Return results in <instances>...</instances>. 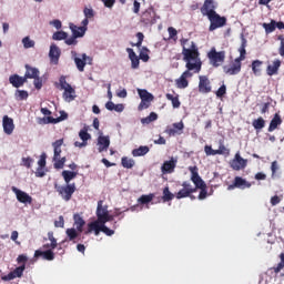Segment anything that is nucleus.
<instances>
[{"label":"nucleus","instance_id":"nucleus-1","mask_svg":"<svg viewBox=\"0 0 284 284\" xmlns=\"http://www.w3.org/2000/svg\"><path fill=\"white\" fill-rule=\"evenodd\" d=\"M182 45L183 61L185 62L186 70L175 80V85L179 90H185L190 85L189 79L194 74H199L203 68L200 49L194 41L182 38L180 40Z\"/></svg>","mask_w":284,"mask_h":284},{"label":"nucleus","instance_id":"nucleus-2","mask_svg":"<svg viewBox=\"0 0 284 284\" xmlns=\"http://www.w3.org/2000/svg\"><path fill=\"white\" fill-rule=\"evenodd\" d=\"M189 171L191 173V181L195 185L196 191L200 190L199 200L204 201L207 199V184L205 181L201 178L199 173V168L196 165L189 166Z\"/></svg>","mask_w":284,"mask_h":284},{"label":"nucleus","instance_id":"nucleus-3","mask_svg":"<svg viewBox=\"0 0 284 284\" xmlns=\"http://www.w3.org/2000/svg\"><path fill=\"white\" fill-rule=\"evenodd\" d=\"M54 190L64 202H70L74 193L77 192V184L71 183V184L60 185L58 183H54Z\"/></svg>","mask_w":284,"mask_h":284},{"label":"nucleus","instance_id":"nucleus-4","mask_svg":"<svg viewBox=\"0 0 284 284\" xmlns=\"http://www.w3.org/2000/svg\"><path fill=\"white\" fill-rule=\"evenodd\" d=\"M58 247V244H53L52 242L50 243H44L42 245V248L44 251L41 250H36L34 251V258H39L42 257L44 261L48 262H53L55 260V253L53 252L55 248Z\"/></svg>","mask_w":284,"mask_h":284},{"label":"nucleus","instance_id":"nucleus-5","mask_svg":"<svg viewBox=\"0 0 284 284\" xmlns=\"http://www.w3.org/2000/svg\"><path fill=\"white\" fill-rule=\"evenodd\" d=\"M207 58H209L210 63L213 68H220L225 62L226 52L225 51H217L216 48H212L207 52Z\"/></svg>","mask_w":284,"mask_h":284},{"label":"nucleus","instance_id":"nucleus-6","mask_svg":"<svg viewBox=\"0 0 284 284\" xmlns=\"http://www.w3.org/2000/svg\"><path fill=\"white\" fill-rule=\"evenodd\" d=\"M207 19L210 21L209 31H215L219 28H223L227 24V18L222 17L220 13L214 12L211 16H207Z\"/></svg>","mask_w":284,"mask_h":284},{"label":"nucleus","instance_id":"nucleus-7","mask_svg":"<svg viewBox=\"0 0 284 284\" xmlns=\"http://www.w3.org/2000/svg\"><path fill=\"white\" fill-rule=\"evenodd\" d=\"M194 193H197V187L193 186L190 182L184 181L182 189L175 194L176 200H183L191 197Z\"/></svg>","mask_w":284,"mask_h":284},{"label":"nucleus","instance_id":"nucleus-8","mask_svg":"<svg viewBox=\"0 0 284 284\" xmlns=\"http://www.w3.org/2000/svg\"><path fill=\"white\" fill-rule=\"evenodd\" d=\"M230 152V150L225 146L224 141H220V145L217 150H214L212 145L206 144L204 146V153L206 156H216V155H225Z\"/></svg>","mask_w":284,"mask_h":284},{"label":"nucleus","instance_id":"nucleus-9","mask_svg":"<svg viewBox=\"0 0 284 284\" xmlns=\"http://www.w3.org/2000/svg\"><path fill=\"white\" fill-rule=\"evenodd\" d=\"M11 192L16 195V199L19 203L28 205L33 203V197L17 186H11Z\"/></svg>","mask_w":284,"mask_h":284},{"label":"nucleus","instance_id":"nucleus-10","mask_svg":"<svg viewBox=\"0 0 284 284\" xmlns=\"http://www.w3.org/2000/svg\"><path fill=\"white\" fill-rule=\"evenodd\" d=\"M140 21L145 26L156 23V12L153 7H149L145 11L142 12Z\"/></svg>","mask_w":284,"mask_h":284},{"label":"nucleus","instance_id":"nucleus-11","mask_svg":"<svg viewBox=\"0 0 284 284\" xmlns=\"http://www.w3.org/2000/svg\"><path fill=\"white\" fill-rule=\"evenodd\" d=\"M242 67L243 63H241V60L234 59L230 65L223 67V72L230 77H235L236 74H240Z\"/></svg>","mask_w":284,"mask_h":284},{"label":"nucleus","instance_id":"nucleus-12","mask_svg":"<svg viewBox=\"0 0 284 284\" xmlns=\"http://www.w3.org/2000/svg\"><path fill=\"white\" fill-rule=\"evenodd\" d=\"M251 187H252V183H250L248 181H246L245 179H243L241 176H235L233 184H230L227 186V191H234L235 189L246 190V189H251Z\"/></svg>","mask_w":284,"mask_h":284},{"label":"nucleus","instance_id":"nucleus-13","mask_svg":"<svg viewBox=\"0 0 284 284\" xmlns=\"http://www.w3.org/2000/svg\"><path fill=\"white\" fill-rule=\"evenodd\" d=\"M217 6L214 0H204L203 6L201 7L202 16L210 17L213 13H216Z\"/></svg>","mask_w":284,"mask_h":284},{"label":"nucleus","instance_id":"nucleus-14","mask_svg":"<svg viewBox=\"0 0 284 284\" xmlns=\"http://www.w3.org/2000/svg\"><path fill=\"white\" fill-rule=\"evenodd\" d=\"M247 168V160L243 159L240 153H236L231 162V169L234 171L245 170Z\"/></svg>","mask_w":284,"mask_h":284},{"label":"nucleus","instance_id":"nucleus-15","mask_svg":"<svg viewBox=\"0 0 284 284\" xmlns=\"http://www.w3.org/2000/svg\"><path fill=\"white\" fill-rule=\"evenodd\" d=\"M199 79V92L202 94H210V92H212L210 79L206 75H200Z\"/></svg>","mask_w":284,"mask_h":284},{"label":"nucleus","instance_id":"nucleus-16","mask_svg":"<svg viewBox=\"0 0 284 284\" xmlns=\"http://www.w3.org/2000/svg\"><path fill=\"white\" fill-rule=\"evenodd\" d=\"M108 213H109L108 205H103V200H99L98 205H97L95 215H97V220H99L100 224L102 223L103 220L106 219Z\"/></svg>","mask_w":284,"mask_h":284},{"label":"nucleus","instance_id":"nucleus-17","mask_svg":"<svg viewBox=\"0 0 284 284\" xmlns=\"http://www.w3.org/2000/svg\"><path fill=\"white\" fill-rule=\"evenodd\" d=\"M64 119H68L67 113L55 119L53 116L38 118L37 123L39 125H49L50 123H60V121H64Z\"/></svg>","mask_w":284,"mask_h":284},{"label":"nucleus","instance_id":"nucleus-18","mask_svg":"<svg viewBox=\"0 0 284 284\" xmlns=\"http://www.w3.org/2000/svg\"><path fill=\"white\" fill-rule=\"evenodd\" d=\"M185 125L184 122H176L172 124V128H168L165 130V133L169 134V136H176V134H183Z\"/></svg>","mask_w":284,"mask_h":284},{"label":"nucleus","instance_id":"nucleus-19","mask_svg":"<svg viewBox=\"0 0 284 284\" xmlns=\"http://www.w3.org/2000/svg\"><path fill=\"white\" fill-rule=\"evenodd\" d=\"M2 128L4 134H12L14 131V122L13 119L9 118V115H3L2 118Z\"/></svg>","mask_w":284,"mask_h":284},{"label":"nucleus","instance_id":"nucleus-20","mask_svg":"<svg viewBox=\"0 0 284 284\" xmlns=\"http://www.w3.org/2000/svg\"><path fill=\"white\" fill-rule=\"evenodd\" d=\"M178 160L173 158L170 161H165L161 166V171L163 174H172L176 169Z\"/></svg>","mask_w":284,"mask_h":284},{"label":"nucleus","instance_id":"nucleus-21","mask_svg":"<svg viewBox=\"0 0 284 284\" xmlns=\"http://www.w3.org/2000/svg\"><path fill=\"white\" fill-rule=\"evenodd\" d=\"M84 37V29H80V32L75 31V27L72 28V37L64 39L65 44L68 45H77L78 44V38Z\"/></svg>","mask_w":284,"mask_h":284},{"label":"nucleus","instance_id":"nucleus-22","mask_svg":"<svg viewBox=\"0 0 284 284\" xmlns=\"http://www.w3.org/2000/svg\"><path fill=\"white\" fill-rule=\"evenodd\" d=\"M27 82L28 80H26L24 75L12 74L9 77V83L12 84V88H22Z\"/></svg>","mask_w":284,"mask_h":284},{"label":"nucleus","instance_id":"nucleus-23","mask_svg":"<svg viewBox=\"0 0 284 284\" xmlns=\"http://www.w3.org/2000/svg\"><path fill=\"white\" fill-rule=\"evenodd\" d=\"M64 143V140L63 139H59V140H55L53 143H52V148H53V161H58L60 158H61V154H62V145Z\"/></svg>","mask_w":284,"mask_h":284},{"label":"nucleus","instance_id":"nucleus-24","mask_svg":"<svg viewBox=\"0 0 284 284\" xmlns=\"http://www.w3.org/2000/svg\"><path fill=\"white\" fill-rule=\"evenodd\" d=\"M81 58L74 57V63H75L77 69L79 70V72H84L87 61L88 60L92 61V59L90 57H88L87 53H82Z\"/></svg>","mask_w":284,"mask_h":284},{"label":"nucleus","instance_id":"nucleus-25","mask_svg":"<svg viewBox=\"0 0 284 284\" xmlns=\"http://www.w3.org/2000/svg\"><path fill=\"white\" fill-rule=\"evenodd\" d=\"M126 52L129 54V59L131 60V68L133 70H138L140 68V58L135 53V51L131 48H126Z\"/></svg>","mask_w":284,"mask_h":284},{"label":"nucleus","instance_id":"nucleus-26","mask_svg":"<svg viewBox=\"0 0 284 284\" xmlns=\"http://www.w3.org/2000/svg\"><path fill=\"white\" fill-rule=\"evenodd\" d=\"M49 57L51 62H54L55 64L59 63V59L61 57V50L58 45L51 44L50 45V51H49Z\"/></svg>","mask_w":284,"mask_h":284},{"label":"nucleus","instance_id":"nucleus-27","mask_svg":"<svg viewBox=\"0 0 284 284\" xmlns=\"http://www.w3.org/2000/svg\"><path fill=\"white\" fill-rule=\"evenodd\" d=\"M98 151L99 152H104V150H109L110 145H111V140L110 136H105V135H100L98 138Z\"/></svg>","mask_w":284,"mask_h":284},{"label":"nucleus","instance_id":"nucleus-28","mask_svg":"<svg viewBox=\"0 0 284 284\" xmlns=\"http://www.w3.org/2000/svg\"><path fill=\"white\" fill-rule=\"evenodd\" d=\"M281 60L275 59L273 64H268L266 68V74L268 77H274V74H278V69L281 68Z\"/></svg>","mask_w":284,"mask_h":284},{"label":"nucleus","instance_id":"nucleus-29","mask_svg":"<svg viewBox=\"0 0 284 284\" xmlns=\"http://www.w3.org/2000/svg\"><path fill=\"white\" fill-rule=\"evenodd\" d=\"M26 73L24 78L28 81V79H37V77H40V71L37 68H32L30 64H26Z\"/></svg>","mask_w":284,"mask_h":284},{"label":"nucleus","instance_id":"nucleus-30","mask_svg":"<svg viewBox=\"0 0 284 284\" xmlns=\"http://www.w3.org/2000/svg\"><path fill=\"white\" fill-rule=\"evenodd\" d=\"M62 98L67 103H71L77 98L75 89L73 87H69L68 89L63 90Z\"/></svg>","mask_w":284,"mask_h":284},{"label":"nucleus","instance_id":"nucleus-31","mask_svg":"<svg viewBox=\"0 0 284 284\" xmlns=\"http://www.w3.org/2000/svg\"><path fill=\"white\" fill-rule=\"evenodd\" d=\"M283 123V119H281V115L278 113H275L273 119L270 122L267 132H274Z\"/></svg>","mask_w":284,"mask_h":284},{"label":"nucleus","instance_id":"nucleus-32","mask_svg":"<svg viewBox=\"0 0 284 284\" xmlns=\"http://www.w3.org/2000/svg\"><path fill=\"white\" fill-rule=\"evenodd\" d=\"M74 226L78 233H83V227L85 226V221L80 214L73 215Z\"/></svg>","mask_w":284,"mask_h":284},{"label":"nucleus","instance_id":"nucleus-33","mask_svg":"<svg viewBox=\"0 0 284 284\" xmlns=\"http://www.w3.org/2000/svg\"><path fill=\"white\" fill-rule=\"evenodd\" d=\"M138 94L141 101H146L148 103H152V101H154V95L146 89H138Z\"/></svg>","mask_w":284,"mask_h":284},{"label":"nucleus","instance_id":"nucleus-34","mask_svg":"<svg viewBox=\"0 0 284 284\" xmlns=\"http://www.w3.org/2000/svg\"><path fill=\"white\" fill-rule=\"evenodd\" d=\"M150 148L148 145H141L138 149L132 150L133 158H142L149 154Z\"/></svg>","mask_w":284,"mask_h":284},{"label":"nucleus","instance_id":"nucleus-35","mask_svg":"<svg viewBox=\"0 0 284 284\" xmlns=\"http://www.w3.org/2000/svg\"><path fill=\"white\" fill-rule=\"evenodd\" d=\"M61 176L63 178L65 184H70L77 179L78 172L64 170L62 171Z\"/></svg>","mask_w":284,"mask_h":284},{"label":"nucleus","instance_id":"nucleus-36","mask_svg":"<svg viewBox=\"0 0 284 284\" xmlns=\"http://www.w3.org/2000/svg\"><path fill=\"white\" fill-rule=\"evenodd\" d=\"M241 41H242L241 47L239 49L240 57L236 58V60H239V61L245 60V54H247V51L245 50V48L247 47V39L242 36Z\"/></svg>","mask_w":284,"mask_h":284},{"label":"nucleus","instance_id":"nucleus-37","mask_svg":"<svg viewBox=\"0 0 284 284\" xmlns=\"http://www.w3.org/2000/svg\"><path fill=\"white\" fill-rule=\"evenodd\" d=\"M165 98L168 99V101H171L172 108H174V109L181 108L182 103L180 101L179 94L173 95L172 93H166Z\"/></svg>","mask_w":284,"mask_h":284},{"label":"nucleus","instance_id":"nucleus-38","mask_svg":"<svg viewBox=\"0 0 284 284\" xmlns=\"http://www.w3.org/2000/svg\"><path fill=\"white\" fill-rule=\"evenodd\" d=\"M155 199V194L154 193H150V194H143L138 199V203L140 205H149L150 203L153 202V200Z\"/></svg>","mask_w":284,"mask_h":284},{"label":"nucleus","instance_id":"nucleus-39","mask_svg":"<svg viewBox=\"0 0 284 284\" xmlns=\"http://www.w3.org/2000/svg\"><path fill=\"white\" fill-rule=\"evenodd\" d=\"M252 72L255 77H261L262 68H263V61L261 60H254L251 64Z\"/></svg>","mask_w":284,"mask_h":284},{"label":"nucleus","instance_id":"nucleus-40","mask_svg":"<svg viewBox=\"0 0 284 284\" xmlns=\"http://www.w3.org/2000/svg\"><path fill=\"white\" fill-rule=\"evenodd\" d=\"M54 87H55L58 90H67V89L71 88L72 85H71L70 83H68L67 77L61 75V77L59 78V82H55V83H54Z\"/></svg>","mask_w":284,"mask_h":284},{"label":"nucleus","instance_id":"nucleus-41","mask_svg":"<svg viewBox=\"0 0 284 284\" xmlns=\"http://www.w3.org/2000/svg\"><path fill=\"white\" fill-rule=\"evenodd\" d=\"M174 199H175V194H173V193L170 191V187H169V186H165V187L163 189L162 202H163V203H169V202H172Z\"/></svg>","mask_w":284,"mask_h":284},{"label":"nucleus","instance_id":"nucleus-42","mask_svg":"<svg viewBox=\"0 0 284 284\" xmlns=\"http://www.w3.org/2000/svg\"><path fill=\"white\" fill-rule=\"evenodd\" d=\"M121 165L123 169L132 170L135 166V161L133 159H130L128 156H123L121 159Z\"/></svg>","mask_w":284,"mask_h":284},{"label":"nucleus","instance_id":"nucleus-43","mask_svg":"<svg viewBox=\"0 0 284 284\" xmlns=\"http://www.w3.org/2000/svg\"><path fill=\"white\" fill-rule=\"evenodd\" d=\"M252 125L256 132H261V130L265 128V119H263V116H260L253 120Z\"/></svg>","mask_w":284,"mask_h":284},{"label":"nucleus","instance_id":"nucleus-44","mask_svg":"<svg viewBox=\"0 0 284 284\" xmlns=\"http://www.w3.org/2000/svg\"><path fill=\"white\" fill-rule=\"evenodd\" d=\"M14 98L17 101H27V99H29V92L26 90H17L14 92Z\"/></svg>","mask_w":284,"mask_h":284},{"label":"nucleus","instance_id":"nucleus-45","mask_svg":"<svg viewBox=\"0 0 284 284\" xmlns=\"http://www.w3.org/2000/svg\"><path fill=\"white\" fill-rule=\"evenodd\" d=\"M79 136H80L81 141H83L84 143H88V141H90V139H92V135L88 132V128L81 129L79 132Z\"/></svg>","mask_w":284,"mask_h":284},{"label":"nucleus","instance_id":"nucleus-46","mask_svg":"<svg viewBox=\"0 0 284 284\" xmlns=\"http://www.w3.org/2000/svg\"><path fill=\"white\" fill-rule=\"evenodd\" d=\"M24 271H26V264H22L16 267L11 273L14 276V278H21L23 276Z\"/></svg>","mask_w":284,"mask_h":284},{"label":"nucleus","instance_id":"nucleus-47","mask_svg":"<svg viewBox=\"0 0 284 284\" xmlns=\"http://www.w3.org/2000/svg\"><path fill=\"white\" fill-rule=\"evenodd\" d=\"M54 161V164H53V168L55 170H63L64 169V165L67 163V158L63 156V158H58L57 160H53Z\"/></svg>","mask_w":284,"mask_h":284},{"label":"nucleus","instance_id":"nucleus-48","mask_svg":"<svg viewBox=\"0 0 284 284\" xmlns=\"http://www.w3.org/2000/svg\"><path fill=\"white\" fill-rule=\"evenodd\" d=\"M281 262L277 264V266L271 267V271H273L275 274L281 273L284 268V253L280 254Z\"/></svg>","mask_w":284,"mask_h":284},{"label":"nucleus","instance_id":"nucleus-49","mask_svg":"<svg viewBox=\"0 0 284 284\" xmlns=\"http://www.w3.org/2000/svg\"><path fill=\"white\" fill-rule=\"evenodd\" d=\"M65 234L70 242H74L79 237V233L75 229H67Z\"/></svg>","mask_w":284,"mask_h":284},{"label":"nucleus","instance_id":"nucleus-50","mask_svg":"<svg viewBox=\"0 0 284 284\" xmlns=\"http://www.w3.org/2000/svg\"><path fill=\"white\" fill-rule=\"evenodd\" d=\"M102 227V223L99 220L88 224V233H92Z\"/></svg>","mask_w":284,"mask_h":284},{"label":"nucleus","instance_id":"nucleus-51","mask_svg":"<svg viewBox=\"0 0 284 284\" xmlns=\"http://www.w3.org/2000/svg\"><path fill=\"white\" fill-rule=\"evenodd\" d=\"M262 27L265 29L266 33H272L276 30V21L272 20L270 23H263Z\"/></svg>","mask_w":284,"mask_h":284},{"label":"nucleus","instance_id":"nucleus-52","mask_svg":"<svg viewBox=\"0 0 284 284\" xmlns=\"http://www.w3.org/2000/svg\"><path fill=\"white\" fill-rule=\"evenodd\" d=\"M68 38V33L65 31H57L52 34L53 40H65Z\"/></svg>","mask_w":284,"mask_h":284},{"label":"nucleus","instance_id":"nucleus-53","mask_svg":"<svg viewBox=\"0 0 284 284\" xmlns=\"http://www.w3.org/2000/svg\"><path fill=\"white\" fill-rule=\"evenodd\" d=\"M22 44L26 49L33 48L36 45V42L30 39V37H26L22 39Z\"/></svg>","mask_w":284,"mask_h":284},{"label":"nucleus","instance_id":"nucleus-54","mask_svg":"<svg viewBox=\"0 0 284 284\" xmlns=\"http://www.w3.org/2000/svg\"><path fill=\"white\" fill-rule=\"evenodd\" d=\"M101 232L105 234L106 236H113L115 234L114 230H111L105 224H101Z\"/></svg>","mask_w":284,"mask_h":284},{"label":"nucleus","instance_id":"nucleus-55","mask_svg":"<svg viewBox=\"0 0 284 284\" xmlns=\"http://www.w3.org/2000/svg\"><path fill=\"white\" fill-rule=\"evenodd\" d=\"M83 14H84V17H85L87 19H92V18H94L95 12H94V10H93L92 8L85 7V8L83 9Z\"/></svg>","mask_w":284,"mask_h":284},{"label":"nucleus","instance_id":"nucleus-56","mask_svg":"<svg viewBox=\"0 0 284 284\" xmlns=\"http://www.w3.org/2000/svg\"><path fill=\"white\" fill-rule=\"evenodd\" d=\"M33 85L36 90H41L43 88V80L39 77L33 78Z\"/></svg>","mask_w":284,"mask_h":284},{"label":"nucleus","instance_id":"nucleus-57","mask_svg":"<svg viewBox=\"0 0 284 284\" xmlns=\"http://www.w3.org/2000/svg\"><path fill=\"white\" fill-rule=\"evenodd\" d=\"M138 42L135 44H132L133 47L136 45L138 48H141L144 41V33L143 32H138L136 33Z\"/></svg>","mask_w":284,"mask_h":284},{"label":"nucleus","instance_id":"nucleus-58","mask_svg":"<svg viewBox=\"0 0 284 284\" xmlns=\"http://www.w3.org/2000/svg\"><path fill=\"white\" fill-rule=\"evenodd\" d=\"M226 92H227L226 85H225V84H222V85L219 88V90L216 91V97H219V98L221 99L222 97H225Z\"/></svg>","mask_w":284,"mask_h":284},{"label":"nucleus","instance_id":"nucleus-59","mask_svg":"<svg viewBox=\"0 0 284 284\" xmlns=\"http://www.w3.org/2000/svg\"><path fill=\"white\" fill-rule=\"evenodd\" d=\"M36 178L43 179L45 176L44 168L38 166L34 172Z\"/></svg>","mask_w":284,"mask_h":284},{"label":"nucleus","instance_id":"nucleus-60","mask_svg":"<svg viewBox=\"0 0 284 284\" xmlns=\"http://www.w3.org/2000/svg\"><path fill=\"white\" fill-rule=\"evenodd\" d=\"M38 166L39 168H45L47 166V154L45 153H42L40 155V159L38 161Z\"/></svg>","mask_w":284,"mask_h":284},{"label":"nucleus","instance_id":"nucleus-61","mask_svg":"<svg viewBox=\"0 0 284 284\" xmlns=\"http://www.w3.org/2000/svg\"><path fill=\"white\" fill-rule=\"evenodd\" d=\"M54 227L55 229H63L64 227V217L63 215H60L57 221H54Z\"/></svg>","mask_w":284,"mask_h":284},{"label":"nucleus","instance_id":"nucleus-62","mask_svg":"<svg viewBox=\"0 0 284 284\" xmlns=\"http://www.w3.org/2000/svg\"><path fill=\"white\" fill-rule=\"evenodd\" d=\"M150 105H151V102L141 100V102H140V104L138 106V110L140 112H142V110H148V108H150Z\"/></svg>","mask_w":284,"mask_h":284},{"label":"nucleus","instance_id":"nucleus-63","mask_svg":"<svg viewBox=\"0 0 284 284\" xmlns=\"http://www.w3.org/2000/svg\"><path fill=\"white\" fill-rule=\"evenodd\" d=\"M277 39L281 41L278 53L280 55L284 57V37L278 36Z\"/></svg>","mask_w":284,"mask_h":284},{"label":"nucleus","instance_id":"nucleus-64","mask_svg":"<svg viewBox=\"0 0 284 284\" xmlns=\"http://www.w3.org/2000/svg\"><path fill=\"white\" fill-rule=\"evenodd\" d=\"M272 105V102H265L262 104L261 114H267L270 112V106Z\"/></svg>","mask_w":284,"mask_h":284}]
</instances>
